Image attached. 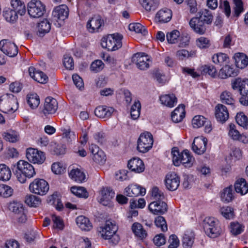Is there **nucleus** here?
Here are the masks:
<instances>
[{"mask_svg": "<svg viewBox=\"0 0 248 248\" xmlns=\"http://www.w3.org/2000/svg\"><path fill=\"white\" fill-rule=\"evenodd\" d=\"M14 173L18 181L21 183H25L27 178H31L36 174L33 166L23 160H20L14 166Z\"/></svg>", "mask_w": 248, "mask_h": 248, "instance_id": "1", "label": "nucleus"}, {"mask_svg": "<svg viewBox=\"0 0 248 248\" xmlns=\"http://www.w3.org/2000/svg\"><path fill=\"white\" fill-rule=\"evenodd\" d=\"M118 226L109 221H107L105 224L98 229V232L102 238L105 240H111L114 244H117L119 240V236L117 234Z\"/></svg>", "mask_w": 248, "mask_h": 248, "instance_id": "2", "label": "nucleus"}, {"mask_svg": "<svg viewBox=\"0 0 248 248\" xmlns=\"http://www.w3.org/2000/svg\"><path fill=\"white\" fill-rule=\"evenodd\" d=\"M171 155L173 164L176 166H179L182 164L186 168H190L195 161L193 156L187 150L180 153L176 148H173L171 151Z\"/></svg>", "mask_w": 248, "mask_h": 248, "instance_id": "3", "label": "nucleus"}, {"mask_svg": "<svg viewBox=\"0 0 248 248\" xmlns=\"http://www.w3.org/2000/svg\"><path fill=\"white\" fill-rule=\"evenodd\" d=\"M18 108L16 98L11 94H6L0 97V110L5 113L12 114Z\"/></svg>", "mask_w": 248, "mask_h": 248, "instance_id": "4", "label": "nucleus"}, {"mask_svg": "<svg viewBox=\"0 0 248 248\" xmlns=\"http://www.w3.org/2000/svg\"><path fill=\"white\" fill-rule=\"evenodd\" d=\"M204 227L207 234L210 237L216 238L223 232L219 221L213 217H206L204 219Z\"/></svg>", "mask_w": 248, "mask_h": 248, "instance_id": "5", "label": "nucleus"}, {"mask_svg": "<svg viewBox=\"0 0 248 248\" xmlns=\"http://www.w3.org/2000/svg\"><path fill=\"white\" fill-rule=\"evenodd\" d=\"M123 35L119 33H114L103 37L101 40V46L108 50L115 51L122 46Z\"/></svg>", "mask_w": 248, "mask_h": 248, "instance_id": "6", "label": "nucleus"}, {"mask_svg": "<svg viewBox=\"0 0 248 248\" xmlns=\"http://www.w3.org/2000/svg\"><path fill=\"white\" fill-rule=\"evenodd\" d=\"M153 142V137L151 133H142L138 140V150L141 153H146L152 148Z\"/></svg>", "mask_w": 248, "mask_h": 248, "instance_id": "7", "label": "nucleus"}, {"mask_svg": "<svg viewBox=\"0 0 248 248\" xmlns=\"http://www.w3.org/2000/svg\"><path fill=\"white\" fill-rule=\"evenodd\" d=\"M28 12L32 18H39L46 12L45 5L39 0H31L28 4Z\"/></svg>", "mask_w": 248, "mask_h": 248, "instance_id": "8", "label": "nucleus"}, {"mask_svg": "<svg viewBox=\"0 0 248 248\" xmlns=\"http://www.w3.org/2000/svg\"><path fill=\"white\" fill-rule=\"evenodd\" d=\"M9 208L14 214V218L17 223H25L27 217L25 213L23 204L20 202H14L10 203Z\"/></svg>", "mask_w": 248, "mask_h": 248, "instance_id": "9", "label": "nucleus"}, {"mask_svg": "<svg viewBox=\"0 0 248 248\" xmlns=\"http://www.w3.org/2000/svg\"><path fill=\"white\" fill-rule=\"evenodd\" d=\"M49 188L48 184L43 179H35L29 185L31 192L40 195H46Z\"/></svg>", "mask_w": 248, "mask_h": 248, "instance_id": "10", "label": "nucleus"}, {"mask_svg": "<svg viewBox=\"0 0 248 248\" xmlns=\"http://www.w3.org/2000/svg\"><path fill=\"white\" fill-rule=\"evenodd\" d=\"M26 157L33 164H41L46 159L45 154L36 149L29 148L26 150Z\"/></svg>", "mask_w": 248, "mask_h": 248, "instance_id": "11", "label": "nucleus"}, {"mask_svg": "<svg viewBox=\"0 0 248 248\" xmlns=\"http://www.w3.org/2000/svg\"><path fill=\"white\" fill-rule=\"evenodd\" d=\"M0 49L6 55L12 57L18 53V48L13 42L8 39H3L0 41Z\"/></svg>", "mask_w": 248, "mask_h": 248, "instance_id": "12", "label": "nucleus"}, {"mask_svg": "<svg viewBox=\"0 0 248 248\" xmlns=\"http://www.w3.org/2000/svg\"><path fill=\"white\" fill-rule=\"evenodd\" d=\"M132 61L141 70H146L149 67L151 60L150 57L144 53H137L132 57Z\"/></svg>", "mask_w": 248, "mask_h": 248, "instance_id": "13", "label": "nucleus"}, {"mask_svg": "<svg viewBox=\"0 0 248 248\" xmlns=\"http://www.w3.org/2000/svg\"><path fill=\"white\" fill-rule=\"evenodd\" d=\"M146 193V189L141 186L137 184L129 185L124 189V194L130 197H136L143 196Z\"/></svg>", "mask_w": 248, "mask_h": 248, "instance_id": "14", "label": "nucleus"}, {"mask_svg": "<svg viewBox=\"0 0 248 248\" xmlns=\"http://www.w3.org/2000/svg\"><path fill=\"white\" fill-rule=\"evenodd\" d=\"M115 192L110 187H103L99 191L98 201L104 205H107L114 197Z\"/></svg>", "mask_w": 248, "mask_h": 248, "instance_id": "15", "label": "nucleus"}, {"mask_svg": "<svg viewBox=\"0 0 248 248\" xmlns=\"http://www.w3.org/2000/svg\"><path fill=\"white\" fill-rule=\"evenodd\" d=\"M93 154V159L96 163L103 165L106 161V157L104 152L94 144H91L89 147Z\"/></svg>", "mask_w": 248, "mask_h": 248, "instance_id": "16", "label": "nucleus"}, {"mask_svg": "<svg viewBox=\"0 0 248 248\" xmlns=\"http://www.w3.org/2000/svg\"><path fill=\"white\" fill-rule=\"evenodd\" d=\"M207 140L203 137H196L193 140L192 148L198 155L204 154L206 150Z\"/></svg>", "mask_w": 248, "mask_h": 248, "instance_id": "17", "label": "nucleus"}, {"mask_svg": "<svg viewBox=\"0 0 248 248\" xmlns=\"http://www.w3.org/2000/svg\"><path fill=\"white\" fill-rule=\"evenodd\" d=\"M165 185L170 191L176 190L180 185V177L174 172H170L166 176Z\"/></svg>", "mask_w": 248, "mask_h": 248, "instance_id": "18", "label": "nucleus"}, {"mask_svg": "<svg viewBox=\"0 0 248 248\" xmlns=\"http://www.w3.org/2000/svg\"><path fill=\"white\" fill-rule=\"evenodd\" d=\"M228 130L229 136L233 140L244 143L248 142V137L244 134H240L234 124H230L228 127Z\"/></svg>", "mask_w": 248, "mask_h": 248, "instance_id": "19", "label": "nucleus"}, {"mask_svg": "<svg viewBox=\"0 0 248 248\" xmlns=\"http://www.w3.org/2000/svg\"><path fill=\"white\" fill-rule=\"evenodd\" d=\"M150 211L154 215L163 214L167 212L168 207L166 202L161 200L154 201L148 205Z\"/></svg>", "mask_w": 248, "mask_h": 248, "instance_id": "20", "label": "nucleus"}, {"mask_svg": "<svg viewBox=\"0 0 248 248\" xmlns=\"http://www.w3.org/2000/svg\"><path fill=\"white\" fill-rule=\"evenodd\" d=\"M180 34V31L176 30H173L171 31L168 32L166 35L168 42L170 44H175L178 42V40H179L180 38H181V41H182V39L185 41L181 42L180 45L182 46L187 45L189 42L188 38L186 36L185 38L181 37Z\"/></svg>", "mask_w": 248, "mask_h": 248, "instance_id": "21", "label": "nucleus"}, {"mask_svg": "<svg viewBox=\"0 0 248 248\" xmlns=\"http://www.w3.org/2000/svg\"><path fill=\"white\" fill-rule=\"evenodd\" d=\"M233 90H238L241 95L248 94V79L237 78L232 82Z\"/></svg>", "mask_w": 248, "mask_h": 248, "instance_id": "22", "label": "nucleus"}, {"mask_svg": "<svg viewBox=\"0 0 248 248\" xmlns=\"http://www.w3.org/2000/svg\"><path fill=\"white\" fill-rule=\"evenodd\" d=\"M128 168L132 171L140 173L145 170V166L142 160L138 157H134L130 159L127 164Z\"/></svg>", "mask_w": 248, "mask_h": 248, "instance_id": "23", "label": "nucleus"}, {"mask_svg": "<svg viewBox=\"0 0 248 248\" xmlns=\"http://www.w3.org/2000/svg\"><path fill=\"white\" fill-rule=\"evenodd\" d=\"M104 24V21L99 16H94L89 20L86 25L87 30L91 33L96 32Z\"/></svg>", "mask_w": 248, "mask_h": 248, "instance_id": "24", "label": "nucleus"}, {"mask_svg": "<svg viewBox=\"0 0 248 248\" xmlns=\"http://www.w3.org/2000/svg\"><path fill=\"white\" fill-rule=\"evenodd\" d=\"M29 73L31 77L39 83L45 84L48 80V77L44 73L41 71L37 70L33 66H31L29 68Z\"/></svg>", "mask_w": 248, "mask_h": 248, "instance_id": "25", "label": "nucleus"}, {"mask_svg": "<svg viewBox=\"0 0 248 248\" xmlns=\"http://www.w3.org/2000/svg\"><path fill=\"white\" fill-rule=\"evenodd\" d=\"M191 28L197 33L203 34L206 31L204 23L198 17L192 18L189 22Z\"/></svg>", "mask_w": 248, "mask_h": 248, "instance_id": "26", "label": "nucleus"}, {"mask_svg": "<svg viewBox=\"0 0 248 248\" xmlns=\"http://www.w3.org/2000/svg\"><path fill=\"white\" fill-rule=\"evenodd\" d=\"M68 9L65 5L56 7L52 12L53 18L57 21H63L68 17Z\"/></svg>", "mask_w": 248, "mask_h": 248, "instance_id": "27", "label": "nucleus"}, {"mask_svg": "<svg viewBox=\"0 0 248 248\" xmlns=\"http://www.w3.org/2000/svg\"><path fill=\"white\" fill-rule=\"evenodd\" d=\"M58 108V102L57 100L51 97L46 98L44 103V113L46 114H54Z\"/></svg>", "mask_w": 248, "mask_h": 248, "instance_id": "28", "label": "nucleus"}, {"mask_svg": "<svg viewBox=\"0 0 248 248\" xmlns=\"http://www.w3.org/2000/svg\"><path fill=\"white\" fill-rule=\"evenodd\" d=\"M215 109V116L218 121L224 123L228 120L229 112L225 106L222 104H218L216 107Z\"/></svg>", "mask_w": 248, "mask_h": 248, "instance_id": "29", "label": "nucleus"}, {"mask_svg": "<svg viewBox=\"0 0 248 248\" xmlns=\"http://www.w3.org/2000/svg\"><path fill=\"white\" fill-rule=\"evenodd\" d=\"M159 100L162 105L170 108L177 102V99L173 93L162 94L159 96Z\"/></svg>", "mask_w": 248, "mask_h": 248, "instance_id": "30", "label": "nucleus"}, {"mask_svg": "<svg viewBox=\"0 0 248 248\" xmlns=\"http://www.w3.org/2000/svg\"><path fill=\"white\" fill-rule=\"evenodd\" d=\"M114 109L112 107L107 106H98L94 110L95 115L100 118H109L113 112Z\"/></svg>", "mask_w": 248, "mask_h": 248, "instance_id": "31", "label": "nucleus"}, {"mask_svg": "<svg viewBox=\"0 0 248 248\" xmlns=\"http://www.w3.org/2000/svg\"><path fill=\"white\" fill-rule=\"evenodd\" d=\"M172 16L170 10L166 8L159 10L155 15V20L156 22L166 23L169 22Z\"/></svg>", "mask_w": 248, "mask_h": 248, "instance_id": "32", "label": "nucleus"}, {"mask_svg": "<svg viewBox=\"0 0 248 248\" xmlns=\"http://www.w3.org/2000/svg\"><path fill=\"white\" fill-rule=\"evenodd\" d=\"M76 221L78 227L82 231H89L93 228L92 224L89 219L84 216L78 217Z\"/></svg>", "mask_w": 248, "mask_h": 248, "instance_id": "33", "label": "nucleus"}, {"mask_svg": "<svg viewBox=\"0 0 248 248\" xmlns=\"http://www.w3.org/2000/svg\"><path fill=\"white\" fill-rule=\"evenodd\" d=\"M68 174L69 177L75 182L82 183L85 181L86 175L85 173L78 168L72 169L69 171Z\"/></svg>", "mask_w": 248, "mask_h": 248, "instance_id": "34", "label": "nucleus"}, {"mask_svg": "<svg viewBox=\"0 0 248 248\" xmlns=\"http://www.w3.org/2000/svg\"><path fill=\"white\" fill-rule=\"evenodd\" d=\"M234 189L237 193L245 195L248 192V183L245 179L239 178L234 184Z\"/></svg>", "mask_w": 248, "mask_h": 248, "instance_id": "35", "label": "nucleus"}, {"mask_svg": "<svg viewBox=\"0 0 248 248\" xmlns=\"http://www.w3.org/2000/svg\"><path fill=\"white\" fill-rule=\"evenodd\" d=\"M185 109L184 105H180L171 113L172 120L175 123L181 122L185 117Z\"/></svg>", "mask_w": 248, "mask_h": 248, "instance_id": "36", "label": "nucleus"}, {"mask_svg": "<svg viewBox=\"0 0 248 248\" xmlns=\"http://www.w3.org/2000/svg\"><path fill=\"white\" fill-rule=\"evenodd\" d=\"M233 58L235 60L236 66L240 69L245 68L248 64V57L243 53H236Z\"/></svg>", "mask_w": 248, "mask_h": 248, "instance_id": "37", "label": "nucleus"}, {"mask_svg": "<svg viewBox=\"0 0 248 248\" xmlns=\"http://www.w3.org/2000/svg\"><path fill=\"white\" fill-rule=\"evenodd\" d=\"M237 75V71L230 65H226L219 71L218 77L222 79H225L229 77H235Z\"/></svg>", "mask_w": 248, "mask_h": 248, "instance_id": "38", "label": "nucleus"}, {"mask_svg": "<svg viewBox=\"0 0 248 248\" xmlns=\"http://www.w3.org/2000/svg\"><path fill=\"white\" fill-rule=\"evenodd\" d=\"M132 230L134 234L141 239L145 238L147 233L145 230L143 226L139 223L135 222L132 226Z\"/></svg>", "mask_w": 248, "mask_h": 248, "instance_id": "39", "label": "nucleus"}, {"mask_svg": "<svg viewBox=\"0 0 248 248\" xmlns=\"http://www.w3.org/2000/svg\"><path fill=\"white\" fill-rule=\"evenodd\" d=\"M232 16L237 18L244 12V5L242 0H232Z\"/></svg>", "mask_w": 248, "mask_h": 248, "instance_id": "40", "label": "nucleus"}, {"mask_svg": "<svg viewBox=\"0 0 248 248\" xmlns=\"http://www.w3.org/2000/svg\"><path fill=\"white\" fill-rule=\"evenodd\" d=\"M51 29L50 24L46 19H44L38 23L37 30L40 36H43L48 32Z\"/></svg>", "mask_w": 248, "mask_h": 248, "instance_id": "41", "label": "nucleus"}, {"mask_svg": "<svg viewBox=\"0 0 248 248\" xmlns=\"http://www.w3.org/2000/svg\"><path fill=\"white\" fill-rule=\"evenodd\" d=\"M11 5L14 10L20 16L24 15L26 13L25 4L20 0H11Z\"/></svg>", "mask_w": 248, "mask_h": 248, "instance_id": "42", "label": "nucleus"}, {"mask_svg": "<svg viewBox=\"0 0 248 248\" xmlns=\"http://www.w3.org/2000/svg\"><path fill=\"white\" fill-rule=\"evenodd\" d=\"M194 233L192 231H187L183 238V244L185 248H190L192 246L194 240Z\"/></svg>", "mask_w": 248, "mask_h": 248, "instance_id": "43", "label": "nucleus"}, {"mask_svg": "<svg viewBox=\"0 0 248 248\" xmlns=\"http://www.w3.org/2000/svg\"><path fill=\"white\" fill-rule=\"evenodd\" d=\"M18 13L11 9L7 8L3 11V15L5 20L10 23H15L18 18Z\"/></svg>", "mask_w": 248, "mask_h": 248, "instance_id": "44", "label": "nucleus"}, {"mask_svg": "<svg viewBox=\"0 0 248 248\" xmlns=\"http://www.w3.org/2000/svg\"><path fill=\"white\" fill-rule=\"evenodd\" d=\"M128 27L130 31H135L137 33H140L144 36L148 34L146 28L139 23H131Z\"/></svg>", "mask_w": 248, "mask_h": 248, "instance_id": "45", "label": "nucleus"}, {"mask_svg": "<svg viewBox=\"0 0 248 248\" xmlns=\"http://www.w3.org/2000/svg\"><path fill=\"white\" fill-rule=\"evenodd\" d=\"M11 171L5 164H0V180L8 181L11 177Z\"/></svg>", "mask_w": 248, "mask_h": 248, "instance_id": "46", "label": "nucleus"}, {"mask_svg": "<svg viewBox=\"0 0 248 248\" xmlns=\"http://www.w3.org/2000/svg\"><path fill=\"white\" fill-rule=\"evenodd\" d=\"M27 101L29 106L32 109L37 108L40 104V98L36 93L28 94Z\"/></svg>", "mask_w": 248, "mask_h": 248, "instance_id": "47", "label": "nucleus"}, {"mask_svg": "<svg viewBox=\"0 0 248 248\" xmlns=\"http://www.w3.org/2000/svg\"><path fill=\"white\" fill-rule=\"evenodd\" d=\"M71 191L74 195L79 198L86 199L89 196L88 191L84 187L74 186L71 187Z\"/></svg>", "mask_w": 248, "mask_h": 248, "instance_id": "48", "label": "nucleus"}, {"mask_svg": "<svg viewBox=\"0 0 248 248\" xmlns=\"http://www.w3.org/2000/svg\"><path fill=\"white\" fill-rule=\"evenodd\" d=\"M221 201L224 202H229L233 198L232 189L231 186L224 188L220 194Z\"/></svg>", "mask_w": 248, "mask_h": 248, "instance_id": "49", "label": "nucleus"}, {"mask_svg": "<svg viewBox=\"0 0 248 248\" xmlns=\"http://www.w3.org/2000/svg\"><path fill=\"white\" fill-rule=\"evenodd\" d=\"M213 62L216 64L221 65L225 63L228 60V57L226 54L219 53L214 54L212 56Z\"/></svg>", "mask_w": 248, "mask_h": 248, "instance_id": "50", "label": "nucleus"}, {"mask_svg": "<svg viewBox=\"0 0 248 248\" xmlns=\"http://www.w3.org/2000/svg\"><path fill=\"white\" fill-rule=\"evenodd\" d=\"M230 232L233 235L240 234L244 231V226L240 223L234 221L230 223Z\"/></svg>", "mask_w": 248, "mask_h": 248, "instance_id": "51", "label": "nucleus"}, {"mask_svg": "<svg viewBox=\"0 0 248 248\" xmlns=\"http://www.w3.org/2000/svg\"><path fill=\"white\" fill-rule=\"evenodd\" d=\"M4 139L10 142H16L19 140V134L15 131H10L3 134Z\"/></svg>", "mask_w": 248, "mask_h": 248, "instance_id": "52", "label": "nucleus"}, {"mask_svg": "<svg viewBox=\"0 0 248 248\" xmlns=\"http://www.w3.org/2000/svg\"><path fill=\"white\" fill-rule=\"evenodd\" d=\"M220 100L223 103L230 105H233L234 103V100L232 96V93L227 91L223 92L220 94Z\"/></svg>", "mask_w": 248, "mask_h": 248, "instance_id": "53", "label": "nucleus"}, {"mask_svg": "<svg viewBox=\"0 0 248 248\" xmlns=\"http://www.w3.org/2000/svg\"><path fill=\"white\" fill-rule=\"evenodd\" d=\"M236 123L241 126L247 128L248 126V118L242 112L237 113L235 116Z\"/></svg>", "mask_w": 248, "mask_h": 248, "instance_id": "54", "label": "nucleus"}, {"mask_svg": "<svg viewBox=\"0 0 248 248\" xmlns=\"http://www.w3.org/2000/svg\"><path fill=\"white\" fill-rule=\"evenodd\" d=\"M141 105L139 100L136 101L131 108V116L132 119L135 120L138 118L140 115Z\"/></svg>", "mask_w": 248, "mask_h": 248, "instance_id": "55", "label": "nucleus"}, {"mask_svg": "<svg viewBox=\"0 0 248 248\" xmlns=\"http://www.w3.org/2000/svg\"><path fill=\"white\" fill-rule=\"evenodd\" d=\"M49 198V202L55 206L57 210L61 211L63 209V204L59 199V195L57 193L53 194Z\"/></svg>", "mask_w": 248, "mask_h": 248, "instance_id": "56", "label": "nucleus"}, {"mask_svg": "<svg viewBox=\"0 0 248 248\" xmlns=\"http://www.w3.org/2000/svg\"><path fill=\"white\" fill-rule=\"evenodd\" d=\"M25 201L28 205L32 207H36L41 202L39 198L32 194L27 195Z\"/></svg>", "mask_w": 248, "mask_h": 248, "instance_id": "57", "label": "nucleus"}, {"mask_svg": "<svg viewBox=\"0 0 248 248\" xmlns=\"http://www.w3.org/2000/svg\"><path fill=\"white\" fill-rule=\"evenodd\" d=\"M206 119L202 115L195 116L192 119V124L193 127L199 128L204 125Z\"/></svg>", "mask_w": 248, "mask_h": 248, "instance_id": "58", "label": "nucleus"}, {"mask_svg": "<svg viewBox=\"0 0 248 248\" xmlns=\"http://www.w3.org/2000/svg\"><path fill=\"white\" fill-rule=\"evenodd\" d=\"M220 212L222 216L226 219H230L234 217L233 210L231 207H222L220 208Z\"/></svg>", "mask_w": 248, "mask_h": 248, "instance_id": "59", "label": "nucleus"}, {"mask_svg": "<svg viewBox=\"0 0 248 248\" xmlns=\"http://www.w3.org/2000/svg\"><path fill=\"white\" fill-rule=\"evenodd\" d=\"M151 197L154 201H162L164 198V195L161 190H159L157 187L155 186L152 189Z\"/></svg>", "mask_w": 248, "mask_h": 248, "instance_id": "60", "label": "nucleus"}, {"mask_svg": "<svg viewBox=\"0 0 248 248\" xmlns=\"http://www.w3.org/2000/svg\"><path fill=\"white\" fill-rule=\"evenodd\" d=\"M197 46L201 48H206L210 46V41L206 37L201 36L196 40Z\"/></svg>", "mask_w": 248, "mask_h": 248, "instance_id": "61", "label": "nucleus"}, {"mask_svg": "<svg viewBox=\"0 0 248 248\" xmlns=\"http://www.w3.org/2000/svg\"><path fill=\"white\" fill-rule=\"evenodd\" d=\"M155 223L157 227L160 228L163 232L167 231L168 227L165 218L162 216L157 217L155 220Z\"/></svg>", "mask_w": 248, "mask_h": 248, "instance_id": "62", "label": "nucleus"}, {"mask_svg": "<svg viewBox=\"0 0 248 248\" xmlns=\"http://www.w3.org/2000/svg\"><path fill=\"white\" fill-rule=\"evenodd\" d=\"M13 189L6 185H0V196L5 198L9 197L12 195Z\"/></svg>", "mask_w": 248, "mask_h": 248, "instance_id": "63", "label": "nucleus"}, {"mask_svg": "<svg viewBox=\"0 0 248 248\" xmlns=\"http://www.w3.org/2000/svg\"><path fill=\"white\" fill-rule=\"evenodd\" d=\"M202 71L203 74H208L212 77L217 75V69L212 65H204L202 66Z\"/></svg>", "mask_w": 248, "mask_h": 248, "instance_id": "64", "label": "nucleus"}]
</instances>
